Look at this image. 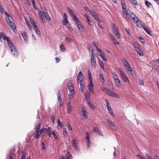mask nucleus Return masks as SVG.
Segmentation results:
<instances>
[{"mask_svg":"<svg viewBox=\"0 0 159 159\" xmlns=\"http://www.w3.org/2000/svg\"><path fill=\"white\" fill-rule=\"evenodd\" d=\"M82 82H80V88L82 92H84V90L85 86L84 84H82Z\"/></svg>","mask_w":159,"mask_h":159,"instance_id":"nucleus-38","label":"nucleus"},{"mask_svg":"<svg viewBox=\"0 0 159 159\" xmlns=\"http://www.w3.org/2000/svg\"><path fill=\"white\" fill-rule=\"evenodd\" d=\"M63 135H64V136H66L67 135V131L66 130V128L65 127H64L63 128Z\"/></svg>","mask_w":159,"mask_h":159,"instance_id":"nucleus-53","label":"nucleus"},{"mask_svg":"<svg viewBox=\"0 0 159 159\" xmlns=\"http://www.w3.org/2000/svg\"><path fill=\"white\" fill-rule=\"evenodd\" d=\"M99 80L103 84L104 83L105 79L102 74H99Z\"/></svg>","mask_w":159,"mask_h":159,"instance_id":"nucleus-31","label":"nucleus"},{"mask_svg":"<svg viewBox=\"0 0 159 159\" xmlns=\"http://www.w3.org/2000/svg\"><path fill=\"white\" fill-rule=\"evenodd\" d=\"M96 49L98 54H102V51L100 48H98H98H96Z\"/></svg>","mask_w":159,"mask_h":159,"instance_id":"nucleus-64","label":"nucleus"},{"mask_svg":"<svg viewBox=\"0 0 159 159\" xmlns=\"http://www.w3.org/2000/svg\"><path fill=\"white\" fill-rule=\"evenodd\" d=\"M84 16L85 18L87 19V21L89 22V25L90 26H92L93 22L92 20H90V17L87 14L84 15Z\"/></svg>","mask_w":159,"mask_h":159,"instance_id":"nucleus-18","label":"nucleus"},{"mask_svg":"<svg viewBox=\"0 0 159 159\" xmlns=\"http://www.w3.org/2000/svg\"><path fill=\"white\" fill-rule=\"evenodd\" d=\"M114 81L116 83V85H117L118 87H119L120 85V81L119 78L114 80Z\"/></svg>","mask_w":159,"mask_h":159,"instance_id":"nucleus-33","label":"nucleus"},{"mask_svg":"<svg viewBox=\"0 0 159 159\" xmlns=\"http://www.w3.org/2000/svg\"><path fill=\"white\" fill-rule=\"evenodd\" d=\"M131 3L134 5V6H136L137 4V1L135 0H129Z\"/></svg>","mask_w":159,"mask_h":159,"instance_id":"nucleus-47","label":"nucleus"},{"mask_svg":"<svg viewBox=\"0 0 159 159\" xmlns=\"http://www.w3.org/2000/svg\"><path fill=\"white\" fill-rule=\"evenodd\" d=\"M47 129V133L49 137H51L52 132L51 128L50 127H48Z\"/></svg>","mask_w":159,"mask_h":159,"instance_id":"nucleus-28","label":"nucleus"},{"mask_svg":"<svg viewBox=\"0 0 159 159\" xmlns=\"http://www.w3.org/2000/svg\"><path fill=\"white\" fill-rule=\"evenodd\" d=\"M65 39L68 42L70 43L72 42L73 41V39L67 37H65Z\"/></svg>","mask_w":159,"mask_h":159,"instance_id":"nucleus-43","label":"nucleus"},{"mask_svg":"<svg viewBox=\"0 0 159 159\" xmlns=\"http://www.w3.org/2000/svg\"><path fill=\"white\" fill-rule=\"evenodd\" d=\"M93 82L90 83V84L89 85L88 88L89 90L91 91L93 89Z\"/></svg>","mask_w":159,"mask_h":159,"instance_id":"nucleus-41","label":"nucleus"},{"mask_svg":"<svg viewBox=\"0 0 159 159\" xmlns=\"http://www.w3.org/2000/svg\"><path fill=\"white\" fill-rule=\"evenodd\" d=\"M108 110L110 113V114L113 116H114L115 115L114 114V113L113 112V111L112 109V108H111V107H108L107 108Z\"/></svg>","mask_w":159,"mask_h":159,"instance_id":"nucleus-35","label":"nucleus"},{"mask_svg":"<svg viewBox=\"0 0 159 159\" xmlns=\"http://www.w3.org/2000/svg\"><path fill=\"white\" fill-rule=\"evenodd\" d=\"M86 139L87 142V145L88 148H89L90 147V144L91 143V141L90 140V137L88 132H87L86 133Z\"/></svg>","mask_w":159,"mask_h":159,"instance_id":"nucleus-15","label":"nucleus"},{"mask_svg":"<svg viewBox=\"0 0 159 159\" xmlns=\"http://www.w3.org/2000/svg\"><path fill=\"white\" fill-rule=\"evenodd\" d=\"M99 65L101 67H102L103 70L104 69V65L102 61H101L99 62Z\"/></svg>","mask_w":159,"mask_h":159,"instance_id":"nucleus-54","label":"nucleus"},{"mask_svg":"<svg viewBox=\"0 0 159 159\" xmlns=\"http://www.w3.org/2000/svg\"><path fill=\"white\" fill-rule=\"evenodd\" d=\"M47 130V129L46 128L41 129L40 130V131L39 132V133H38V137L35 138L36 139H38L41 136H44L46 134Z\"/></svg>","mask_w":159,"mask_h":159,"instance_id":"nucleus-8","label":"nucleus"},{"mask_svg":"<svg viewBox=\"0 0 159 159\" xmlns=\"http://www.w3.org/2000/svg\"><path fill=\"white\" fill-rule=\"evenodd\" d=\"M38 14L39 16V18H40L41 21L45 23V20L44 18V17H45L46 19L48 20L50 22L51 21V18L46 9H44L42 11L39 10Z\"/></svg>","mask_w":159,"mask_h":159,"instance_id":"nucleus-2","label":"nucleus"},{"mask_svg":"<svg viewBox=\"0 0 159 159\" xmlns=\"http://www.w3.org/2000/svg\"><path fill=\"white\" fill-rule=\"evenodd\" d=\"M26 23L27 25L28 26L29 29L31 30L32 28L31 25H30V23L28 22H27L26 21Z\"/></svg>","mask_w":159,"mask_h":159,"instance_id":"nucleus-62","label":"nucleus"},{"mask_svg":"<svg viewBox=\"0 0 159 159\" xmlns=\"http://www.w3.org/2000/svg\"><path fill=\"white\" fill-rule=\"evenodd\" d=\"M119 72L120 74V75L122 77L124 82H127L128 83H129V79H128L127 76L124 73V71L123 70H121V69H120L119 70Z\"/></svg>","mask_w":159,"mask_h":159,"instance_id":"nucleus-5","label":"nucleus"},{"mask_svg":"<svg viewBox=\"0 0 159 159\" xmlns=\"http://www.w3.org/2000/svg\"><path fill=\"white\" fill-rule=\"evenodd\" d=\"M21 35L23 37V39L25 42H26L28 40V37L26 34L24 32L23 33L21 34Z\"/></svg>","mask_w":159,"mask_h":159,"instance_id":"nucleus-32","label":"nucleus"},{"mask_svg":"<svg viewBox=\"0 0 159 159\" xmlns=\"http://www.w3.org/2000/svg\"><path fill=\"white\" fill-rule=\"evenodd\" d=\"M68 89L71 93H74V89L73 85H71L70 86H68Z\"/></svg>","mask_w":159,"mask_h":159,"instance_id":"nucleus-30","label":"nucleus"},{"mask_svg":"<svg viewBox=\"0 0 159 159\" xmlns=\"http://www.w3.org/2000/svg\"><path fill=\"white\" fill-rule=\"evenodd\" d=\"M107 121L108 123L110 125V127L112 129H115V125L112 122L110 119H107Z\"/></svg>","mask_w":159,"mask_h":159,"instance_id":"nucleus-22","label":"nucleus"},{"mask_svg":"<svg viewBox=\"0 0 159 159\" xmlns=\"http://www.w3.org/2000/svg\"><path fill=\"white\" fill-rule=\"evenodd\" d=\"M112 28L113 30L114 33L115 34L116 36H117L118 38H120V35L119 32V30L117 27H116V26L115 24H113Z\"/></svg>","mask_w":159,"mask_h":159,"instance_id":"nucleus-7","label":"nucleus"},{"mask_svg":"<svg viewBox=\"0 0 159 159\" xmlns=\"http://www.w3.org/2000/svg\"><path fill=\"white\" fill-rule=\"evenodd\" d=\"M126 70L128 72H133V70L132 68L130 67V66L126 68Z\"/></svg>","mask_w":159,"mask_h":159,"instance_id":"nucleus-57","label":"nucleus"},{"mask_svg":"<svg viewBox=\"0 0 159 159\" xmlns=\"http://www.w3.org/2000/svg\"><path fill=\"white\" fill-rule=\"evenodd\" d=\"M102 90L104 91L106 93L109 95L112 96L114 92L111 91V90L108 89L107 88H105L102 89Z\"/></svg>","mask_w":159,"mask_h":159,"instance_id":"nucleus-10","label":"nucleus"},{"mask_svg":"<svg viewBox=\"0 0 159 159\" xmlns=\"http://www.w3.org/2000/svg\"><path fill=\"white\" fill-rule=\"evenodd\" d=\"M4 13L6 15L5 18L7 24L11 27V29L14 30L16 29V27L13 21L12 18L8 13L6 12H4Z\"/></svg>","mask_w":159,"mask_h":159,"instance_id":"nucleus-3","label":"nucleus"},{"mask_svg":"<svg viewBox=\"0 0 159 159\" xmlns=\"http://www.w3.org/2000/svg\"><path fill=\"white\" fill-rule=\"evenodd\" d=\"M82 111L83 117L87 119L88 117L86 114L87 111L83 107L82 108Z\"/></svg>","mask_w":159,"mask_h":159,"instance_id":"nucleus-24","label":"nucleus"},{"mask_svg":"<svg viewBox=\"0 0 159 159\" xmlns=\"http://www.w3.org/2000/svg\"><path fill=\"white\" fill-rule=\"evenodd\" d=\"M112 78L114 80L118 78V76L117 75L114 73H113L112 74Z\"/></svg>","mask_w":159,"mask_h":159,"instance_id":"nucleus-45","label":"nucleus"},{"mask_svg":"<svg viewBox=\"0 0 159 159\" xmlns=\"http://www.w3.org/2000/svg\"><path fill=\"white\" fill-rule=\"evenodd\" d=\"M84 79V77L83 76V74L81 71H80L78 74L77 76V80L78 81H80L79 83L83 82V80Z\"/></svg>","mask_w":159,"mask_h":159,"instance_id":"nucleus-12","label":"nucleus"},{"mask_svg":"<svg viewBox=\"0 0 159 159\" xmlns=\"http://www.w3.org/2000/svg\"><path fill=\"white\" fill-rule=\"evenodd\" d=\"M67 111L69 114H70V112L72 111V107L70 102H69L67 103Z\"/></svg>","mask_w":159,"mask_h":159,"instance_id":"nucleus-17","label":"nucleus"},{"mask_svg":"<svg viewBox=\"0 0 159 159\" xmlns=\"http://www.w3.org/2000/svg\"><path fill=\"white\" fill-rule=\"evenodd\" d=\"M94 132H97L98 134H99V135H102L103 134L101 132L99 129L97 127H95L94 128L93 130Z\"/></svg>","mask_w":159,"mask_h":159,"instance_id":"nucleus-26","label":"nucleus"},{"mask_svg":"<svg viewBox=\"0 0 159 159\" xmlns=\"http://www.w3.org/2000/svg\"><path fill=\"white\" fill-rule=\"evenodd\" d=\"M67 126L68 128L70 130H72V128L71 125L69 123H67Z\"/></svg>","mask_w":159,"mask_h":159,"instance_id":"nucleus-58","label":"nucleus"},{"mask_svg":"<svg viewBox=\"0 0 159 159\" xmlns=\"http://www.w3.org/2000/svg\"><path fill=\"white\" fill-rule=\"evenodd\" d=\"M136 51L137 52L138 54L140 56H143V51L140 48L136 50Z\"/></svg>","mask_w":159,"mask_h":159,"instance_id":"nucleus-36","label":"nucleus"},{"mask_svg":"<svg viewBox=\"0 0 159 159\" xmlns=\"http://www.w3.org/2000/svg\"><path fill=\"white\" fill-rule=\"evenodd\" d=\"M85 100L87 102L90 101V93L88 92L85 94Z\"/></svg>","mask_w":159,"mask_h":159,"instance_id":"nucleus-25","label":"nucleus"},{"mask_svg":"<svg viewBox=\"0 0 159 159\" xmlns=\"http://www.w3.org/2000/svg\"><path fill=\"white\" fill-rule=\"evenodd\" d=\"M91 64L92 67L95 68L96 66V59L95 57H91Z\"/></svg>","mask_w":159,"mask_h":159,"instance_id":"nucleus-11","label":"nucleus"},{"mask_svg":"<svg viewBox=\"0 0 159 159\" xmlns=\"http://www.w3.org/2000/svg\"><path fill=\"white\" fill-rule=\"evenodd\" d=\"M88 74L89 76V78L90 80V83L93 82V78H92V76L91 75V72L89 71V70L88 71Z\"/></svg>","mask_w":159,"mask_h":159,"instance_id":"nucleus-39","label":"nucleus"},{"mask_svg":"<svg viewBox=\"0 0 159 159\" xmlns=\"http://www.w3.org/2000/svg\"><path fill=\"white\" fill-rule=\"evenodd\" d=\"M60 48L62 52H64L65 51V48L64 46L62 44H61L60 46Z\"/></svg>","mask_w":159,"mask_h":159,"instance_id":"nucleus-51","label":"nucleus"},{"mask_svg":"<svg viewBox=\"0 0 159 159\" xmlns=\"http://www.w3.org/2000/svg\"><path fill=\"white\" fill-rule=\"evenodd\" d=\"M139 84L140 85H143L144 84L143 81L141 79H139Z\"/></svg>","mask_w":159,"mask_h":159,"instance_id":"nucleus-52","label":"nucleus"},{"mask_svg":"<svg viewBox=\"0 0 159 159\" xmlns=\"http://www.w3.org/2000/svg\"><path fill=\"white\" fill-rule=\"evenodd\" d=\"M89 11L90 12L91 15L95 19L98 16V14L95 11Z\"/></svg>","mask_w":159,"mask_h":159,"instance_id":"nucleus-23","label":"nucleus"},{"mask_svg":"<svg viewBox=\"0 0 159 159\" xmlns=\"http://www.w3.org/2000/svg\"><path fill=\"white\" fill-rule=\"evenodd\" d=\"M123 63L126 68L130 66L127 61L124 60L123 61Z\"/></svg>","mask_w":159,"mask_h":159,"instance_id":"nucleus-37","label":"nucleus"},{"mask_svg":"<svg viewBox=\"0 0 159 159\" xmlns=\"http://www.w3.org/2000/svg\"><path fill=\"white\" fill-rule=\"evenodd\" d=\"M32 4L33 6V7H34V8L35 9L37 10V8L36 7L35 5V2L34 1V0H32Z\"/></svg>","mask_w":159,"mask_h":159,"instance_id":"nucleus-60","label":"nucleus"},{"mask_svg":"<svg viewBox=\"0 0 159 159\" xmlns=\"http://www.w3.org/2000/svg\"><path fill=\"white\" fill-rule=\"evenodd\" d=\"M99 55L102 57V58L103 59V60L105 61H107V59L106 58V57L103 54H98Z\"/></svg>","mask_w":159,"mask_h":159,"instance_id":"nucleus-44","label":"nucleus"},{"mask_svg":"<svg viewBox=\"0 0 159 159\" xmlns=\"http://www.w3.org/2000/svg\"><path fill=\"white\" fill-rule=\"evenodd\" d=\"M101 23L102 22H98V25L99 28H100L101 29H104V28L102 26Z\"/></svg>","mask_w":159,"mask_h":159,"instance_id":"nucleus-63","label":"nucleus"},{"mask_svg":"<svg viewBox=\"0 0 159 159\" xmlns=\"http://www.w3.org/2000/svg\"><path fill=\"white\" fill-rule=\"evenodd\" d=\"M88 105H89L91 108L93 110H94L96 108V107L90 101L87 102Z\"/></svg>","mask_w":159,"mask_h":159,"instance_id":"nucleus-34","label":"nucleus"},{"mask_svg":"<svg viewBox=\"0 0 159 159\" xmlns=\"http://www.w3.org/2000/svg\"><path fill=\"white\" fill-rule=\"evenodd\" d=\"M123 16L125 18V19L126 21H128L130 18V16L132 15V14L133 13H129L128 12L127 10L125 11H123Z\"/></svg>","mask_w":159,"mask_h":159,"instance_id":"nucleus-6","label":"nucleus"},{"mask_svg":"<svg viewBox=\"0 0 159 159\" xmlns=\"http://www.w3.org/2000/svg\"><path fill=\"white\" fill-rule=\"evenodd\" d=\"M109 35L115 44H117L118 45L119 44V43L117 41V39L114 38L111 33H109Z\"/></svg>","mask_w":159,"mask_h":159,"instance_id":"nucleus-16","label":"nucleus"},{"mask_svg":"<svg viewBox=\"0 0 159 159\" xmlns=\"http://www.w3.org/2000/svg\"><path fill=\"white\" fill-rule=\"evenodd\" d=\"M133 46L134 48L136 51L139 49L140 48L139 46L136 44H133Z\"/></svg>","mask_w":159,"mask_h":159,"instance_id":"nucleus-50","label":"nucleus"},{"mask_svg":"<svg viewBox=\"0 0 159 159\" xmlns=\"http://www.w3.org/2000/svg\"><path fill=\"white\" fill-rule=\"evenodd\" d=\"M130 18L139 27L140 26V22L139 20V18L133 13L132 14Z\"/></svg>","mask_w":159,"mask_h":159,"instance_id":"nucleus-4","label":"nucleus"},{"mask_svg":"<svg viewBox=\"0 0 159 159\" xmlns=\"http://www.w3.org/2000/svg\"><path fill=\"white\" fill-rule=\"evenodd\" d=\"M112 97H115L116 98H119L120 96H119L117 93H115L114 92L113 94Z\"/></svg>","mask_w":159,"mask_h":159,"instance_id":"nucleus-59","label":"nucleus"},{"mask_svg":"<svg viewBox=\"0 0 159 159\" xmlns=\"http://www.w3.org/2000/svg\"><path fill=\"white\" fill-rule=\"evenodd\" d=\"M73 20L75 24H76V23H77V22H78L79 21L78 20V19L75 16H74L73 17Z\"/></svg>","mask_w":159,"mask_h":159,"instance_id":"nucleus-48","label":"nucleus"},{"mask_svg":"<svg viewBox=\"0 0 159 159\" xmlns=\"http://www.w3.org/2000/svg\"><path fill=\"white\" fill-rule=\"evenodd\" d=\"M26 155L24 151H22L21 155V159H25Z\"/></svg>","mask_w":159,"mask_h":159,"instance_id":"nucleus-55","label":"nucleus"},{"mask_svg":"<svg viewBox=\"0 0 159 159\" xmlns=\"http://www.w3.org/2000/svg\"><path fill=\"white\" fill-rule=\"evenodd\" d=\"M121 6L122 8V12L123 11H125L127 10V9L126 8V5L125 2H123L122 1L121 2Z\"/></svg>","mask_w":159,"mask_h":159,"instance_id":"nucleus-27","label":"nucleus"},{"mask_svg":"<svg viewBox=\"0 0 159 159\" xmlns=\"http://www.w3.org/2000/svg\"><path fill=\"white\" fill-rule=\"evenodd\" d=\"M68 16L66 13H65L63 15V25H66L68 22V21L67 20Z\"/></svg>","mask_w":159,"mask_h":159,"instance_id":"nucleus-13","label":"nucleus"},{"mask_svg":"<svg viewBox=\"0 0 159 159\" xmlns=\"http://www.w3.org/2000/svg\"><path fill=\"white\" fill-rule=\"evenodd\" d=\"M52 134L53 136L54 137V139L56 140H57L58 139V137L56 135L55 130H54L52 131Z\"/></svg>","mask_w":159,"mask_h":159,"instance_id":"nucleus-46","label":"nucleus"},{"mask_svg":"<svg viewBox=\"0 0 159 159\" xmlns=\"http://www.w3.org/2000/svg\"><path fill=\"white\" fill-rule=\"evenodd\" d=\"M68 10L69 11V12L70 13V15L73 17L75 15H74V12H73L72 10L70 9V8H68Z\"/></svg>","mask_w":159,"mask_h":159,"instance_id":"nucleus-49","label":"nucleus"},{"mask_svg":"<svg viewBox=\"0 0 159 159\" xmlns=\"http://www.w3.org/2000/svg\"><path fill=\"white\" fill-rule=\"evenodd\" d=\"M71 143L75 149L76 150H78L79 149L77 145L76 139H73L72 141L71 142Z\"/></svg>","mask_w":159,"mask_h":159,"instance_id":"nucleus-19","label":"nucleus"},{"mask_svg":"<svg viewBox=\"0 0 159 159\" xmlns=\"http://www.w3.org/2000/svg\"><path fill=\"white\" fill-rule=\"evenodd\" d=\"M145 4L147 6L149 7L151 5V3L149 2L146 1L145 2Z\"/></svg>","mask_w":159,"mask_h":159,"instance_id":"nucleus-61","label":"nucleus"},{"mask_svg":"<svg viewBox=\"0 0 159 159\" xmlns=\"http://www.w3.org/2000/svg\"><path fill=\"white\" fill-rule=\"evenodd\" d=\"M77 26V28L79 29L80 30L81 29H83L84 27L82 26V25L81 24V23L79 21L78 22H77V23L75 24Z\"/></svg>","mask_w":159,"mask_h":159,"instance_id":"nucleus-29","label":"nucleus"},{"mask_svg":"<svg viewBox=\"0 0 159 159\" xmlns=\"http://www.w3.org/2000/svg\"><path fill=\"white\" fill-rule=\"evenodd\" d=\"M32 25L34 27V29L35 31L36 32V34L37 35H38L39 36H40V32L39 30L38 29L37 27L35 25V23L34 22V21H33V23H32Z\"/></svg>","mask_w":159,"mask_h":159,"instance_id":"nucleus-14","label":"nucleus"},{"mask_svg":"<svg viewBox=\"0 0 159 159\" xmlns=\"http://www.w3.org/2000/svg\"><path fill=\"white\" fill-rule=\"evenodd\" d=\"M93 82L90 83V84L89 85L88 88L89 90L91 91L93 89Z\"/></svg>","mask_w":159,"mask_h":159,"instance_id":"nucleus-40","label":"nucleus"},{"mask_svg":"<svg viewBox=\"0 0 159 159\" xmlns=\"http://www.w3.org/2000/svg\"><path fill=\"white\" fill-rule=\"evenodd\" d=\"M1 39L4 40H6L12 55L15 57H17L19 54L18 52L14 45L12 43L11 41L10 40L8 37L5 35L4 33H0V39Z\"/></svg>","mask_w":159,"mask_h":159,"instance_id":"nucleus-1","label":"nucleus"},{"mask_svg":"<svg viewBox=\"0 0 159 159\" xmlns=\"http://www.w3.org/2000/svg\"><path fill=\"white\" fill-rule=\"evenodd\" d=\"M143 28L144 30L150 35H152V30L151 29H149L148 28L146 27L145 26H143Z\"/></svg>","mask_w":159,"mask_h":159,"instance_id":"nucleus-20","label":"nucleus"},{"mask_svg":"<svg viewBox=\"0 0 159 159\" xmlns=\"http://www.w3.org/2000/svg\"><path fill=\"white\" fill-rule=\"evenodd\" d=\"M71 157V154L70 152H67V154L65 157L63 156H62L61 157L59 158V159H69Z\"/></svg>","mask_w":159,"mask_h":159,"instance_id":"nucleus-21","label":"nucleus"},{"mask_svg":"<svg viewBox=\"0 0 159 159\" xmlns=\"http://www.w3.org/2000/svg\"><path fill=\"white\" fill-rule=\"evenodd\" d=\"M125 30L126 33H127V34L129 36H130L131 35V34L130 33L129 29H127V28H125Z\"/></svg>","mask_w":159,"mask_h":159,"instance_id":"nucleus-56","label":"nucleus"},{"mask_svg":"<svg viewBox=\"0 0 159 159\" xmlns=\"http://www.w3.org/2000/svg\"><path fill=\"white\" fill-rule=\"evenodd\" d=\"M57 123L58 125L59 126H60L61 127H62L64 125V124H63V123L60 121V120L59 119H58Z\"/></svg>","mask_w":159,"mask_h":159,"instance_id":"nucleus-42","label":"nucleus"},{"mask_svg":"<svg viewBox=\"0 0 159 159\" xmlns=\"http://www.w3.org/2000/svg\"><path fill=\"white\" fill-rule=\"evenodd\" d=\"M40 126L41 125L40 124H39L36 126L35 128V131L34 133V138H37L38 137V133H39V129L40 128Z\"/></svg>","mask_w":159,"mask_h":159,"instance_id":"nucleus-9","label":"nucleus"}]
</instances>
